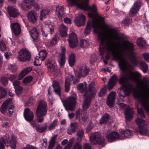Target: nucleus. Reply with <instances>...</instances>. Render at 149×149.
Listing matches in <instances>:
<instances>
[{"label": "nucleus", "instance_id": "obj_1", "mask_svg": "<svg viewBox=\"0 0 149 149\" xmlns=\"http://www.w3.org/2000/svg\"><path fill=\"white\" fill-rule=\"evenodd\" d=\"M120 66L122 71L120 73L119 82L122 86L118 90V95L125 97L128 95L133 90V86L128 81L136 83L137 87L141 91H135L134 96L140 102L146 112L149 113V78L145 77L142 79H139L141 75L138 72L126 74L124 72L126 67L122 63ZM130 67L127 65L126 67L128 69Z\"/></svg>", "mask_w": 149, "mask_h": 149}, {"label": "nucleus", "instance_id": "obj_2", "mask_svg": "<svg viewBox=\"0 0 149 149\" xmlns=\"http://www.w3.org/2000/svg\"><path fill=\"white\" fill-rule=\"evenodd\" d=\"M123 36L124 39L120 42L116 40L113 37L114 39L116 41V42L115 43L111 38L106 39L104 33H100L99 36L100 40L99 52L100 55H102L104 54V50L108 52L111 53L114 60L119 61L118 65L120 69V65L121 63H122L125 67H127V65H130V67L128 69L125 67L124 71L125 73L126 74H129H129H127L126 72V70H130L132 68V66L130 62V59L132 61V64L134 65H137L138 61L136 59L135 56L136 53L134 52L135 49L134 45L133 44L129 42H126V44L122 50V52L123 53L126 54L127 55H125L123 54H120L116 51V44L118 45H120L122 41L124 40V38Z\"/></svg>", "mask_w": 149, "mask_h": 149}, {"label": "nucleus", "instance_id": "obj_3", "mask_svg": "<svg viewBox=\"0 0 149 149\" xmlns=\"http://www.w3.org/2000/svg\"><path fill=\"white\" fill-rule=\"evenodd\" d=\"M78 7L81 10H83L87 11H90L91 13L88 14L89 17L92 18L93 20L92 22V25L93 28L95 29L94 32L98 34V39L100 40L99 38V36L100 33H104V35L106 36V39H108V36L106 32H108L110 34H112L113 36L114 39L119 42L124 39L123 37L122 36H119L117 33L116 31L113 29H106L103 28V30L101 31L98 30L97 28H101V22H102L104 20L103 18L100 17V18L96 17V15H97V8L95 5L94 4L91 6H89L87 5H84L83 3H77Z\"/></svg>", "mask_w": 149, "mask_h": 149}, {"label": "nucleus", "instance_id": "obj_4", "mask_svg": "<svg viewBox=\"0 0 149 149\" xmlns=\"http://www.w3.org/2000/svg\"><path fill=\"white\" fill-rule=\"evenodd\" d=\"M95 84L92 82L89 85L88 88L85 91L84 96H86L84 101L83 109L84 111H86L89 108L91 102L92 98L95 94Z\"/></svg>", "mask_w": 149, "mask_h": 149}, {"label": "nucleus", "instance_id": "obj_5", "mask_svg": "<svg viewBox=\"0 0 149 149\" xmlns=\"http://www.w3.org/2000/svg\"><path fill=\"white\" fill-rule=\"evenodd\" d=\"M47 111L46 103L43 100H41L38 107L36 111V116L37 121L41 123L44 120L43 116L46 115Z\"/></svg>", "mask_w": 149, "mask_h": 149}, {"label": "nucleus", "instance_id": "obj_6", "mask_svg": "<svg viewBox=\"0 0 149 149\" xmlns=\"http://www.w3.org/2000/svg\"><path fill=\"white\" fill-rule=\"evenodd\" d=\"M16 139L14 136H12L10 139V136L6 135L3 138L0 139V149H5L4 144L6 146V144H8L12 148L14 149L16 147Z\"/></svg>", "mask_w": 149, "mask_h": 149}, {"label": "nucleus", "instance_id": "obj_7", "mask_svg": "<svg viewBox=\"0 0 149 149\" xmlns=\"http://www.w3.org/2000/svg\"><path fill=\"white\" fill-rule=\"evenodd\" d=\"M90 140L93 144H99L102 146L105 145V139L99 132L92 133L90 136Z\"/></svg>", "mask_w": 149, "mask_h": 149}, {"label": "nucleus", "instance_id": "obj_8", "mask_svg": "<svg viewBox=\"0 0 149 149\" xmlns=\"http://www.w3.org/2000/svg\"><path fill=\"white\" fill-rule=\"evenodd\" d=\"M11 100L8 99L3 103L1 106L0 111L2 113H4L7 112V115L10 116L13 112L14 106L13 104L11 103Z\"/></svg>", "mask_w": 149, "mask_h": 149}, {"label": "nucleus", "instance_id": "obj_9", "mask_svg": "<svg viewBox=\"0 0 149 149\" xmlns=\"http://www.w3.org/2000/svg\"><path fill=\"white\" fill-rule=\"evenodd\" d=\"M76 76L77 77H85L88 74L89 70L85 63H83L80 65L78 70H74Z\"/></svg>", "mask_w": 149, "mask_h": 149}, {"label": "nucleus", "instance_id": "obj_10", "mask_svg": "<svg viewBox=\"0 0 149 149\" xmlns=\"http://www.w3.org/2000/svg\"><path fill=\"white\" fill-rule=\"evenodd\" d=\"M135 121L140 129V133L143 135H146L147 134L148 130L147 124L145 121L140 118H138Z\"/></svg>", "mask_w": 149, "mask_h": 149}, {"label": "nucleus", "instance_id": "obj_11", "mask_svg": "<svg viewBox=\"0 0 149 149\" xmlns=\"http://www.w3.org/2000/svg\"><path fill=\"white\" fill-rule=\"evenodd\" d=\"M17 58L19 61L24 62L29 61L31 58L30 53L27 50L22 49L18 52Z\"/></svg>", "mask_w": 149, "mask_h": 149}, {"label": "nucleus", "instance_id": "obj_12", "mask_svg": "<svg viewBox=\"0 0 149 149\" xmlns=\"http://www.w3.org/2000/svg\"><path fill=\"white\" fill-rule=\"evenodd\" d=\"M75 104V99L73 97H70L65 101L63 105L66 110L72 111L74 109Z\"/></svg>", "mask_w": 149, "mask_h": 149}, {"label": "nucleus", "instance_id": "obj_13", "mask_svg": "<svg viewBox=\"0 0 149 149\" xmlns=\"http://www.w3.org/2000/svg\"><path fill=\"white\" fill-rule=\"evenodd\" d=\"M119 104L125 109V114L126 119L129 120L132 118L133 115L134 114L133 108L130 107L129 106L126 105L123 103Z\"/></svg>", "mask_w": 149, "mask_h": 149}, {"label": "nucleus", "instance_id": "obj_14", "mask_svg": "<svg viewBox=\"0 0 149 149\" xmlns=\"http://www.w3.org/2000/svg\"><path fill=\"white\" fill-rule=\"evenodd\" d=\"M45 28L47 31L45 33L42 28L41 29V30L42 35L45 36L47 37L48 34H52L54 32V26L51 21L49 20L45 22Z\"/></svg>", "mask_w": 149, "mask_h": 149}, {"label": "nucleus", "instance_id": "obj_15", "mask_svg": "<svg viewBox=\"0 0 149 149\" xmlns=\"http://www.w3.org/2000/svg\"><path fill=\"white\" fill-rule=\"evenodd\" d=\"M106 138L109 142H112L115 140L122 139L123 138L120 136L117 132H114L106 135Z\"/></svg>", "mask_w": 149, "mask_h": 149}, {"label": "nucleus", "instance_id": "obj_16", "mask_svg": "<svg viewBox=\"0 0 149 149\" xmlns=\"http://www.w3.org/2000/svg\"><path fill=\"white\" fill-rule=\"evenodd\" d=\"M68 41L70 47L72 48L75 47L77 46L78 42L76 34L74 33L70 34L68 39Z\"/></svg>", "mask_w": 149, "mask_h": 149}, {"label": "nucleus", "instance_id": "obj_17", "mask_svg": "<svg viewBox=\"0 0 149 149\" xmlns=\"http://www.w3.org/2000/svg\"><path fill=\"white\" fill-rule=\"evenodd\" d=\"M141 2L139 1H136L134 4L133 8L130 11L129 15L130 17H133L139 11L140 6Z\"/></svg>", "mask_w": 149, "mask_h": 149}, {"label": "nucleus", "instance_id": "obj_18", "mask_svg": "<svg viewBox=\"0 0 149 149\" xmlns=\"http://www.w3.org/2000/svg\"><path fill=\"white\" fill-rule=\"evenodd\" d=\"M116 95V93L114 91L111 92L109 94L107 98V104L109 107H112L114 106Z\"/></svg>", "mask_w": 149, "mask_h": 149}, {"label": "nucleus", "instance_id": "obj_19", "mask_svg": "<svg viewBox=\"0 0 149 149\" xmlns=\"http://www.w3.org/2000/svg\"><path fill=\"white\" fill-rule=\"evenodd\" d=\"M24 116L25 119L28 122L32 121L34 118L33 112L29 108L26 109L24 110Z\"/></svg>", "mask_w": 149, "mask_h": 149}, {"label": "nucleus", "instance_id": "obj_20", "mask_svg": "<svg viewBox=\"0 0 149 149\" xmlns=\"http://www.w3.org/2000/svg\"><path fill=\"white\" fill-rule=\"evenodd\" d=\"M45 65L48 68V70L51 72H55L56 70V67L55 64L52 61L51 58L47 60Z\"/></svg>", "mask_w": 149, "mask_h": 149}, {"label": "nucleus", "instance_id": "obj_21", "mask_svg": "<svg viewBox=\"0 0 149 149\" xmlns=\"http://www.w3.org/2000/svg\"><path fill=\"white\" fill-rule=\"evenodd\" d=\"M85 17L83 14H80L74 19L75 23L77 26H81L85 24Z\"/></svg>", "mask_w": 149, "mask_h": 149}, {"label": "nucleus", "instance_id": "obj_22", "mask_svg": "<svg viewBox=\"0 0 149 149\" xmlns=\"http://www.w3.org/2000/svg\"><path fill=\"white\" fill-rule=\"evenodd\" d=\"M56 15L57 16L60 21H62L63 19L65 17V13L64 12V8L63 6H58L56 7L55 12Z\"/></svg>", "mask_w": 149, "mask_h": 149}, {"label": "nucleus", "instance_id": "obj_23", "mask_svg": "<svg viewBox=\"0 0 149 149\" xmlns=\"http://www.w3.org/2000/svg\"><path fill=\"white\" fill-rule=\"evenodd\" d=\"M34 2V0H24L21 4V7L24 10L31 8Z\"/></svg>", "mask_w": 149, "mask_h": 149}, {"label": "nucleus", "instance_id": "obj_24", "mask_svg": "<svg viewBox=\"0 0 149 149\" xmlns=\"http://www.w3.org/2000/svg\"><path fill=\"white\" fill-rule=\"evenodd\" d=\"M65 48L61 46V54L59 58L58 59V62L61 66H63L65 63Z\"/></svg>", "mask_w": 149, "mask_h": 149}, {"label": "nucleus", "instance_id": "obj_25", "mask_svg": "<svg viewBox=\"0 0 149 149\" xmlns=\"http://www.w3.org/2000/svg\"><path fill=\"white\" fill-rule=\"evenodd\" d=\"M28 20L32 23H35L37 21L38 16L36 12L33 11L29 12L27 15Z\"/></svg>", "mask_w": 149, "mask_h": 149}, {"label": "nucleus", "instance_id": "obj_26", "mask_svg": "<svg viewBox=\"0 0 149 149\" xmlns=\"http://www.w3.org/2000/svg\"><path fill=\"white\" fill-rule=\"evenodd\" d=\"M82 113L80 114L81 110L79 109L76 112V115L77 118H79L80 117V116H81V120L85 122L88 118V114L86 111H82Z\"/></svg>", "mask_w": 149, "mask_h": 149}, {"label": "nucleus", "instance_id": "obj_27", "mask_svg": "<svg viewBox=\"0 0 149 149\" xmlns=\"http://www.w3.org/2000/svg\"><path fill=\"white\" fill-rule=\"evenodd\" d=\"M52 86L55 93L61 97V88L59 82L57 81H54L53 82Z\"/></svg>", "mask_w": 149, "mask_h": 149}, {"label": "nucleus", "instance_id": "obj_28", "mask_svg": "<svg viewBox=\"0 0 149 149\" xmlns=\"http://www.w3.org/2000/svg\"><path fill=\"white\" fill-rule=\"evenodd\" d=\"M10 27L12 30L15 35H18L20 34L21 29L19 24L17 23H13L11 24Z\"/></svg>", "mask_w": 149, "mask_h": 149}, {"label": "nucleus", "instance_id": "obj_29", "mask_svg": "<svg viewBox=\"0 0 149 149\" xmlns=\"http://www.w3.org/2000/svg\"><path fill=\"white\" fill-rule=\"evenodd\" d=\"M29 33L33 40L35 41H37L38 38L39 33L36 28H31L29 30Z\"/></svg>", "mask_w": 149, "mask_h": 149}, {"label": "nucleus", "instance_id": "obj_30", "mask_svg": "<svg viewBox=\"0 0 149 149\" xmlns=\"http://www.w3.org/2000/svg\"><path fill=\"white\" fill-rule=\"evenodd\" d=\"M78 127V123H72L67 130V133L69 135H71L75 132Z\"/></svg>", "mask_w": 149, "mask_h": 149}, {"label": "nucleus", "instance_id": "obj_31", "mask_svg": "<svg viewBox=\"0 0 149 149\" xmlns=\"http://www.w3.org/2000/svg\"><path fill=\"white\" fill-rule=\"evenodd\" d=\"M8 11L10 16L11 17H15L19 14L17 9L14 7H8Z\"/></svg>", "mask_w": 149, "mask_h": 149}, {"label": "nucleus", "instance_id": "obj_32", "mask_svg": "<svg viewBox=\"0 0 149 149\" xmlns=\"http://www.w3.org/2000/svg\"><path fill=\"white\" fill-rule=\"evenodd\" d=\"M118 81V79L117 76L115 75H113L109 80L108 84L107 86L108 89L110 90H111Z\"/></svg>", "mask_w": 149, "mask_h": 149}, {"label": "nucleus", "instance_id": "obj_33", "mask_svg": "<svg viewBox=\"0 0 149 149\" xmlns=\"http://www.w3.org/2000/svg\"><path fill=\"white\" fill-rule=\"evenodd\" d=\"M70 79H69L68 78H66L65 79V91L68 92L69 90L70 86V83L72 80H73L74 78V76L73 75H71L70 76Z\"/></svg>", "mask_w": 149, "mask_h": 149}, {"label": "nucleus", "instance_id": "obj_34", "mask_svg": "<svg viewBox=\"0 0 149 149\" xmlns=\"http://www.w3.org/2000/svg\"><path fill=\"white\" fill-rule=\"evenodd\" d=\"M138 45L140 47L143 49L146 48L147 46V44L145 40L142 38H139L137 40Z\"/></svg>", "mask_w": 149, "mask_h": 149}, {"label": "nucleus", "instance_id": "obj_35", "mask_svg": "<svg viewBox=\"0 0 149 149\" xmlns=\"http://www.w3.org/2000/svg\"><path fill=\"white\" fill-rule=\"evenodd\" d=\"M110 119L109 115L107 113H105L100 119L99 123L101 124L109 123Z\"/></svg>", "mask_w": 149, "mask_h": 149}, {"label": "nucleus", "instance_id": "obj_36", "mask_svg": "<svg viewBox=\"0 0 149 149\" xmlns=\"http://www.w3.org/2000/svg\"><path fill=\"white\" fill-rule=\"evenodd\" d=\"M50 12V10L49 9H44L42 10L40 13V19L42 20L44 18H45L46 16L49 14Z\"/></svg>", "mask_w": 149, "mask_h": 149}, {"label": "nucleus", "instance_id": "obj_37", "mask_svg": "<svg viewBox=\"0 0 149 149\" xmlns=\"http://www.w3.org/2000/svg\"><path fill=\"white\" fill-rule=\"evenodd\" d=\"M32 70V68L28 67L26 69L22 70L18 76V79L19 80L21 79L26 74Z\"/></svg>", "mask_w": 149, "mask_h": 149}, {"label": "nucleus", "instance_id": "obj_38", "mask_svg": "<svg viewBox=\"0 0 149 149\" xmlns=\"http://www.w3.org/2000/svg\"><path fill=\"white\" fill-rule=\"evenodd\" d=\"M59 31L61 36H65L67 34V29L65 26L61 24L59 26Z\"/></svg>", "mask_w": 149, "mask_h": 149}, {"label": "nucleus", "instance_id": "obj_39", "mask_svg": "<svg viewBox=\"0 0 149 149\" xmlns=\"http://www.w3.org/2000/svg\"><path fill=\"white\" fill-rule=\"evenodd\" d=\"M133 134L131 130H126L122 132L120 136L121 137H123V139L125 137H129V136H132Z\"/></svg>", "mask_w": 149, "mask_h": 149}, {"label": "nucleus", "instance_id": "obj_40", "mask_svg": "<svg viewBox=\"0 0 149 149\" xmlns=\"http://www.w3.org/2000/svg\"><path fill=\"white\" fill-rule=\"evenodd\" d=\"M57 136L58 134H55L52 138L49 141V143L48 146L49 149H53L55 145L56 140V139Z\"/></svg>", "mask_w": 149, "mask_h": 149}, {"label": "nucleus", "instance_id": "obj_41", "mask_svg": "<svg viewBox=\"0 0 149 149\" xmlns=\"http://www.w3.org/2000/svg\"><path fill=\"white\" fill-rule=\"evenodd\" d=\"M47 125L46 124L44 125H38L36 126V129L37 131L40 133L45 132L47 128Z\"/></svg>", "mask_w": 149, "mask_h": 149}, {"label": "nucleus", "instance_id": "obj_42", "mask_svg": "<svg viewBox=\"0 0 149 149\" xmlns=\"http://www.w3.org/2000/svg\"><path fill=\"white\" fill-rule=\"evenodd\" d=\"M74 4H76L78 7L77 3H83L84 5H87L89 2V0H69Z\"/></svg>", "mask_w": 149, "mask_h": 149}, {"label": "nucleus", "instance_id": "obj_43", "mask_svg": "<svg viewBox=\"0 0 149 149\" xmlns=\"http://www.w3.org/2000/svg\"><path fill=\"white\" fill-rule=\"evenodd\" d=\"M139 66L141 69L144 73H146L148 70V66L147 64L143 61H141L139 63Z\"/></svg>", "mask_w": 149, "mask_h": 149}, {"label": "nucleus", "instance_id": "obj_44", "mask_svg": "<svg viewBox=\"0 0 149 149\" xmlns=\"http://www.w3.org/2000/svg\"><path fill=\"white\" fill-rule=\"evenodd\" d=\"M58 38L57 34H56L53 38L51 40L48 45L49 47L54 45H56L58 41Z\"/></svg>", "mask_w": 149, "mask_h": 149}, {"label": "nucleus", "instance_id": "obj_45", "mask_svg": "<svg viewBox=\"0 0 149 149\" xmlns=\"http://www.w3.org/2000/svg\"><path fill=\"white\" fill-rule=\"evenodd\" d=\"M75 56L73 53L71 54L69 56V63L70 66L72 67L74 64L75 62Z\"/></svg>", "mask_w": 149, "mask_h": 149}, {"label": "nucleus", "instance_id": "obj_46", "mask_svg": "<svg viewBox=\"0 0 149 149\" xmlns=\"http://www.w3.org/2000/svg\"><path fill=\"white\" fill-rule=\"evenodd\" d=\"M84 130L82 129L79 130L77 132V139L81 141L83 137Z\"/></svg>", "mask_w": 149, "mask_h": 149}, {"label": "nucleus", "instance_id": "obj_47", "mask_svg": "<svg viewBox=\"0 0 149 149\" xmlns=\"http://www.w3.org/2000/svg\"><path fill=\"white\" fill-rule=\"evenodd\" d=\"M47 53L45 50H44L40 51L39 53L38 56L40 59L44 60L46 57Z\"/></svg>", "mask_w": 149, "mask_h": 149}, {"label": "nucleus", "instance_id": "obj_48", "mask_svg": "<svg viewBox=\"0 0 149 149\" xmlns=\"http://www.w3.org/2000/svg\"><path fill=\"white\" fill-rule=\"evenodd\" d=\"M58 125V121L57 119L54 120L51 123L48 127V129L51 130L54 128Z\"/></svg>", "mask_w": 149, "mask_h": 149}, {"label": "nucleus", "instance_id": "obj_49", "mask_svg": "<svg viewBox=\"0 0 149 149\" xmlns=\"http://www.w3.org/2000/svg\"><path fill=\"white\" fill-rule=\"evenodd\" d=\"M122 23L125 26H127L129 24L131 23L132 22V20L130 18L127 17L123 20L122 22Z\"/></svg>", "mask_w": 149, "mask_h": 149}, {"label": "nucleus", "instance_id": "obj_50", "mask_svg": "<svg viewBox=\"0 0 149 149\" xmlns=\"http://www.w3.org/2000/svg\"><path fill=\"white\" fill-rule=\"evenodd\" d=\"M89 45L88 41L86 40H82L80 41V46L83 48H86Z\"/></svg>", "mask_w": 149, "mask_h": 149}, {"label": "nucleus", "instance_id": "obj_51", "mask_svg": "<svg viewBox=\"0 0 149 149\" xmlns=\"http://www.w3.org/2000/svg\"><path fill=\"white\" fill-rule=\"evenodd\" d=\"M43 61V60L40 59V58L38 57V56H37L35 58V60L34 62V65L37 66H39L40 65L42 62Z\"/></svg>", "mask_w": 149, "mask_h": 149}, {"label": "nucleus", "instance_id": "obj_52", "mask_svg": "<svg viewBox=\"0 0 149 149\" xmlns=\"http://www.w3.org/2000/svg\"><path fill=\"white\" fill-rule=\"evenodd\" d=\"M8 69L11 72H15L17 70V67L15 65L10 64L8 65Z\"/></svg>", "mask_w": 149, "mask_h": 149}, {"label": "nucleus", "instance_id": "obj_53", "mask_svg": "<svg viewBox=\"0 0 149 149\" xmlns=\"http://www.w3.org/2000/svg\"><path fill=\"white\" fill-rule=\"evenodd\" d=\"M137 108L139 115L142 118H145V116L143 109L141 108L139 109L137 107Z\"/></svg>", "mask_w": 149, "mask_h": 149}, {"label": "nucleus", "instance_id": "obj_54", "mask_svg": "<svg viewBox=\"0 0 149 149\" xmlns=\"http://www.w3.org/2000/svg\"><path fill=\"white\" fill-rule=\"evenodd\" d=\"M6 46L3 40L0 41V50L2 51L6 50Z\"/></svg>", "mask_w": 149, "mask_h": 149}, {"label": "nucleus", "instance_id": "obj_55", "mask_svg": "<svg viewBox=\"0 0 149 149\" xmlns=\"http://www.w3.org/2000/svg\"><path fill=\"white\" fill-rule=\"evenodd\" d=\"M91 23L90 22L88 23L87 24L84 31L85 33H86V35H87L88 34L90 33L91 32Z\"/></svg>", "mask_w": 149, "mask_h": 149}, {"label": "nucleus", "instance_id": "obj_56", "mask_svg": "<svg viewBox=\"0 0 149 149\" xmlns=\"http://www.w3.org/2000/svg\"><path fill=\"white\" fill-rule=\"evenodd\" d=\"M33 78L31 76H28L25 77L23 81V82L25 84L29 83L32 80Z\"/></svg>", "mask_w": 149, "mask_h": 149}, {"label": "nucleus", "instance_id": "obj_57", "mask_svg": "<svg viewBox=\"0 0 149 149\" xmlns=\"http://www.w3.org/2000/svg\"><path fill=\"white\" fill-rule=\"evenodd\" d=\"M107 91L105 88H102L98 94L100 97H102L104 96L105 94Z\"/></svg>", "mask_w": 149, "mask_h": 149}, {"label": "nucleus", "instance_id": "obj_58", "mask_svg": "<svg viewBox=\"0 0 149 149\" xmlns=\"http://www.w3.org/2000/svg\"><path fill=\"white\" fill-rule=\"evenodd\" d=\"M74 140V138H72L69 141L68 144L65 148L64 149H70Z\"/></svg>", "mask_w": 149, "mask_h": 149}, {"label": "nucleus", "instance_id": "obj_59", "mask_svg": "<svg viewBox=\"0 0 149 149\" xmlns=\"http://www.w3.org/2000/svg\"><path fill=\"white\" fill-rule=\"evenodd\" d=\"M82 146L81 143H76L74 145L72 149H82Z\"/></svg>", "mask_w": 149, "mask_h": 149}, {"label": "nucleus", "instance_id": "obj_60", "mask_svg": "<svg viewBox=\"0 0 149 149\" xmlns=\"http://www.w3.org/2000/svg\"><path fill=\"white\" fill-rule=\"evenodd\" d=\"M15 88L16 93L17 95H19L21 93L22 89V88L21 86L17 87Z\"/></svg>", "mask_w": 149, "mask_h": 149}, {"label": "nucleus", "instance_id": "obj_61", "mask_svg": "<svg viewBox=\"0 0 149 149\" xmlns=\"http://www.w3.org/2000/svg\"><path fill=\"white\" fill-rule=\"evenodd\" d=\"M1 81L2 84L4 85L7 84L8 83V79L5 77H3L1 78Z\"/></svg>", "mask_w": 149, "mask_h": 149}, {"label": "nucleus", "instance_id": "obj_62", "mask_svg": "<svg viewBox=\"0 0 149 149\" xmlns=\"http://www.w3.org/2000/svg\"><path fill=\"white\" fill-rule=\"evenodd\" d=\"M94 125L91 121L89 123L88 126L87 127L86 129L88 131H90L93 128Z\"/></svg>", "mask_w": 149, "mask_h": 149}, {"label": "nucleus", "instance_id": "obj_63", "mask_svg": "<svg viewBox=\"0 0 149 149\" xmlns=\"http://www.w3.org/2000/svg\"><path fill=\"white\" fill-rule=\"evenodd\" d=\"M13 84L15 88L20 86V82L16 80L14 81L13 82Z\"/></svg>", "mask_w": 149, "mask_h": 149}, {"label": "nucleus", "instance_id": "obj_64", "mask_svg": "<svg viewBox=\"0 0 149 149\" xmlns=\"http://www.w3.org/2000/svg\"><path fill=\"white\" fill-rule=\"evenodd\" d=\"M83 149H91V144L86 143L84 144L83 146Z\"/></svg>", "mask_w": 149, "mask_h": 149}]
</instances>
